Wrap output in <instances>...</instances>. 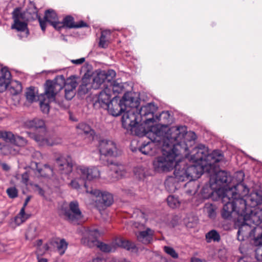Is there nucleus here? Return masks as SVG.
Instances as JSON below:
<instances>
[{
    "label": "nucleus",
    "instance_id": "nucleus-42",
    "mask_svg": "<svg viewBox=\"0 0 262 262\" xmlns=\"http://www.w3.org/2000/svg\"><path fill=\"white\" fill-rule=\"evenodd\" d=\"M26 97L27 100L29 102H32L35 100L36 95L34 87H30L27 90Z\"/></svg>",
    "mask_w": 262,
    "mask_h": 262
},
{
    "label": "nucleus",
    "instance_id": "nucleus-27",
    "mask_svg": "<svg viewBox=\"0 0 262 262\" xmlns=\"http://www.w3.org/2000/svg\"><path fill=\"white\" fill-rule=\"evenodd\" d=\"M64 86V96L66 99L71 100L75 95V89L77 86V83L74 79H68L67 82L64 80V83L62 85Z\"/></svg>",
    "mask_w": 262,
    "mask_h": 262
},
{
    "label": "nucleus",
    "instance_id": "nucleus-18",
    "mask_svg": "<svg viewBox=\"0 0 262 262\" xmlns=\"http://www.w3.org/2000/svg\"><path fill=\"white\" fill-rule=\"evenodd\" d=\"M128 94H125L123 97L122 100H120L118 103L116 100H112L111 103L109 104V107L106 108V110H108V113L113 116H118L122 113H123L125 110V103L126 100H133V98H127Z\"/></svg>",
    "mask_w": 262,
    "mask_h": 262
},
{
    "label": "nucleus",
    "instance_id": "nucleus-62",
    "mask_svg": "<svg viewBox=\"0 0 262 262\" xmlns=\"http://www.w3.org/2000/svg\"><path fill=\"white\" fill-rule=\"evenodd\" d=\"M41 244H42V241L41 239L38 240L37 241V246L38 247V248H37V250L38 249H40V252H41Z\"/></svg>",
    "mask_w": 262,
    "mask_h": 262
},
{
    "label": "nucleus",
    "instance_id": "nucleus-1",
    "mask_svg": "<svg viewBox=\"0 0 262 262\" xmlns=\"http://www.w3.org/2000/svg\"><path fill=\"white\" fill-rule=\"evenodd\" d=\"M187 134L185 126H172L168 128L166 126H154L151 129L142 135L146 136L150 141L143 143L139 148L142 154L152 156L157 152L159 148L169 146V143L176 140L183 138Z\"/></svg>",
    "mask_w": 262,
    "mask_h": 262
},
{
    "label": "nucleus",
    "instance_id": "nucleus-50",
    "mask_svg": "<svg viewBox=\"0 0 262 262\" xmlns=\"http://www.w3.org/2000/svg\"><path fill=\"white\" fill-rule=\"evenodd\" d=\"M85 60L84 57H82L77 59H72L71 60V62L76 65H80L82 64Z\"/></svg>",
    "mask_w": 262,
    "mask_h": 262
},
{
    "label": "nucleus",
    "instance_id": "nucleus-38",
    "mask_svg": "<svg viewBox=\"0 0 262 262\" xmlns=\"http://www.w3.org/2000/svg\"><path fill=\"white\" fill-rule=\"evenodd\" d=\"M177 180L172 177H168L165 182V186L166 189L169 192H174L177 189L175 181Z\"/></svg>",
    "mask_w": 262,
    "mask_h": 262
},
{
    "label": "nucleus",
    "instance_id": "nucleus-21",
    "mask_svg": "<svg viewBox=\"0 0 262 262\" xmlns=\"http://www.w3.org/2000/svg\"><path fill=\"white\" fill-rule=\"evenodd\" d=\"M111 92V90L107 89L101 92L94 103V107H102L105 110L108 108L112 101Z\"/></svg>",
    "mask_w": 262,
    "mask_h": 262
},
{
    "label": "nucleus",
    "instance_id": "nucleus-2",
    "mask_svg": "<svg viewBox=\"0 0 262 262\" xmlns=\"http://www.w3.org/2000/svg\"><path fill=\"white\" fill-rule=\"evenodd\" d=\"M81 232V244L90 248L95 246L100 250L105 253L113 252L117 248L121 247L127 250H132L136 249V246L134 243L126 240L122 237L116 238L112 242L106 244L98 240L100 234L98 230L90 229L82 227L80 229Z\"/></svg>",
    "mask_w": 262,
    "mask_h": 262
},
{
    "label": "nucleus",
    "instance_id": "nucleus-22",
    "mask_svg": "<svg viewBox=\"0 0 262 262\" xmlns=\"http://www.w3.org/2000/svg\"><path fill=\"white\" fill-rule=\"evenodd\" d=\"M252 232L254 238V244L257 246L255 250V257L259 261H262V228L257 227Z\"/></svg>",
    "mask_w": 262,
    "mask_h": 262
},
{
    "label": "nucleus",
    "instance_id": "nucleus-16",
    "mask_svg": "<svg viewBox=\"0 0 262 262\" xmlns=\"http://www.w3.org/2000/svg\"><path fill=\"white\" fill-rule=\"evenodd\" d=\"M55 166L61 174L68 175L73 170L72 159L69 156H61L56 159Z\"/></svg>",
    "mask_w": 262,
    "mask_h": 262
},
{
    "label": "nucleus",
    "instance_id": "nucleus-47",
    "mask_svg": "<svg viewBox=\"0 0 262 262\" xmlns=\"http://www.w3.org/2000/svg\"><path fill=\"white\" fill-rule=\"evenodd\" d=\"M208 216L211 219H213L215 216V209L211 204H206L205 206Z\"/></svg>",
    "mask_w": 262,
    "mask_h": 262
},
{
    "label": "nucleus",
    "instance_id": "nucleus-40",
    "mask_svg": "<svg viewBox=\"0 0 262 262\" xmlns=\"http://www.w3.org/2000/svg\"><path fill=\"white\" fill-rule=\"evenodd\" d=\"M167 202L168 206L172 208H177L180 204V202L178 197L171 195L167 197Z\"/></svg>",
    "mask_w": 262,
    "mask_h": 262
},
{
    "label": "nucleus",
    "instance_id": "nucleus-58",
    "mask_svg": "<svg viewBox=\"0 0 262 262\" xmlns=\"http://www.w3.org/2000/svg\"><path fill=\"white\" fill-rule=\"evenodd\" d=\"M36 187L37 188V191H38V193L41 196H44L45 195V191H44V190L41 188L39 187L38 185L36 186Z\"/></svg>",
    "mask_w": 262,
    "mask_h": 262
},
{
    "label": "nucleus",
    "instance_id": "nucleus-37",
    "mask_svg": "<svg viewBox=\"0 0 262 262\" xmlns=\"http://www.w3.org/2000/svg\"><path fill=\"white\" fill-rule=\"evenodd\" d=\"M39 234L37 227L35 225H31L26 233V238L29 240H32L36 237Z\"/></svg>",
    "mask_w": 262,
    "mask_h": 262
},
{
    "label": "nucleus",
    "instance_id": "nucleus-55",
    "mask_svg": "<svg viewBox=\"0 0 262 262\" xmlns=\"http://www.w3.org/2000/svg\"><path fill=\"white\" fill-rule=\"evenodd\" d=\"M109 262H131V261H130L129 260H128L126 259H125V258L118 259L113 258L111 259L109 261Z\"/></svg>",
    "mask_w": 262,
    "mask_h": 262
},
{
    "label": "nucleus",
    "instance_id": "nucleus-43",
    "mask_svg": "<svg viewBox=\"0 0 262 262\" xmlns=\"http://www.w3.org/2000/svg\"><path fill=\"white\" fill-rule=\"evenodd\" d=\"M27 143L28 141L26 139L19 136H16L13 143L14 145L20 147H24L27 145Z\"/></svg>",
    "mask_w": 262,
    "mask_h": 262
},
{
    "label": "nucleus",
    "instance_id": "nucleus-52",
    "mask_svg": "<svg viewBox=\"0 0 262 262\" xmlns=\"http://www.w3.org/2000/svg\"><path fill=\"white\" fill-rule=\"evenodd\" d=\"M36 253L37 255L38 262H48V259L47 258L39 256V255H41L42 253V252H40L39 249L37 250Z\"/></svg>",
    "mask_w": 262,
    "mask_h": 262
},
{
    "label": "nucleus",
    "instance_id": "nucleus-36",
    "mask_svg": "<svg viewBox=\"0 0 262 262\" xmlns=\"http://www.w3.org/2000/svg\"><path fill=\"white\" fill-rule=\"evenodd\" d=\"M27 125L29 127H34L36 128H45V124L42 119L39 118H35L33 120H30L27 122Z\"/></svg>",
    "mask_w": 262,
    "mask_h": 262
},
{
    "label": "nucleus",
    "instance_id": "nucleus-23",
    "mask_svg": "<svg viewBox=\"0 0 262 262\" xmlns=\"http://www.w3.org/2000/svg\"><path fill=\"white\" fill-rule=\"evenodd\" d=\"M110 173L112 176V181H114L124 177L126 174L125 166L118 163H112L109 165Z\"/></svg>",
    "mask_w": 262,
    "mask_h": 262
},
{
    "label": "nucleus",
    "instance_id": "nucleus-41",
    "mask_svg": "<svg viewBox=\"0 0 262 262\" xmlns=\"http://www.w3.org/2000/svg\"><path fill=\"white\" fill-rule=\"evenodd\" d=\"M2 137L4 141L9 142L13 144L15 138V136L12 132L2 130Z\"/></svg>",
    "mask_w": 262,
    "mask_h": 262
},
{
    "label": "nucleus",
    "instance_id": "nucleus-28",
    "mask_svg": "<svg viewBox=\"0 0 262 262\" xmlns=\"http://www.w3.org/2000/svg\"><path fill=\"white\" fill-rule=\"evenodd\" d=\"M29 137L33 139L39 146H47L48 137L47 136L46 128L40 132L35 133H27Z\"/></svg>",
    "mask_w": 262,
    "mask_h": 262
},
{
    "label": "nucleus",
    "instance_id": "nucleus-34",
    "mask_svg": "<svg viewBox=\"0 0 262 262\" xmlns=\"http://www.w3.org/2000/svg\"><path fill=\"white\" fill-rule=\"evenodd\" d=\"M205 238L208 243L212 242H219L221 239V236L219 233L216 230L213 229L206 234Z\"/></svg>",
    "mask_w": 262,
    "mask_h": 262
},
{
    "label": "nucleus",
    "instance_id": "nucleus-30",
    "mask_svg": "<svg viewBox=\"0 0 262 262\" xmlns=\"http://www.w3.org/2000/svg\"><path fill=\"white\" fill-rule=\"evenodd\" d=\"M11 73L7 68L0 65V93L4 92L10 83Z\"/></svg>",
    "mask_w": 262,
    "mask_h": 262
},
{
    "label": "nucleus",
    "instance_id": "nucleus-35",
    "mask_svg": "<svg viewBox=\"0 0 262 262\" xmlns=\"http://www.w3.org/2000/svg\"><path fill=\"white\" fill-rule=\"evenodd\" d=\"M1 152L4 155H16L18 153V150L14 147L13 145L5 144L0 147Z\"/></svg>",
    "mask_w": 262,
    "mask_h": 262
},
{
    "label": "nucleus",
    "instance_id": "nucleus-56",
    "mask_svg": "<svg viewBox=\"0 0 262 262\" xmlns=\"http://www.w3.org/2000/svg\"><path fill=\"white\" fill-rule=\"evenodd\" d=\"M28 180H29L28 175L27 172H25L22 175V182L24 184H27Z\"/></svg>",
    "mask_w": 262,
    "mask_h": 262
},
{
    "label": "nucleus",
    "instance_id": "nucleus-31",
    "mask_svg": "<svg viewBox=\"0 0 262 262\" xmlns=\"http://www.w3.org/2000/svg\"><path fill=\"white\" fill-rule=\"evenodd\" d=\"M116 73L114 70H109L107 72L103 71L99 73L93 79L94 82H96L99 85L101 84L106 80L110 81V79H107L108 76H111L112 77H115Z\"/></svg>",
    "mask_w": 262,
    "mask_h": 262
},
{
    "label": "nucleus",
    "instance_id": "nucleus-9",
    "mask_svg": "<svg viewBox=\"0 0 262 262\" xmlns=\"http://www.w3.org/2000/svg\"><path fill=\"white\" fill-rule=\"evenodd\" d=\"M203 174L199 165H188L184 160L176 162L174 165V178L178 181H194Z\"/></svg>",
    "mask_w": 262,
    "mask_h": 262
},
{
    "label": "nucleus",
    "instance_id": "nucleus-14",
    "mask_svg": "<svg viewBox=\"0 0 262 262\" xmlns=\"http://www.w3.org/2000/svg\"><path fill=\"white\" fill-rule=\"evenodd\" d=\"M98 149L100 154L105 157H117L119 154L116 144L110 140H100Z\"/></svg>",
    "mask_w": 262,
    "mask_h": 262
},
{
    "label": "nucleus",
    "instance_id": "nucleus-5",
    "mask_svg": "<svg viewBox=\"0 0 262 262\" xmlns=\"http://www.w3.org/2000/svg\"><path fill=\"white\" fill-rule=\"evenodd\" d=\"M133 100H126L124 104L125 110L122 116V125L132 135L140 136L146 132V126L138 114L137 105L129 106Z\"/></svg>",
    "mask_w": 262,
    "mask_h": 262
},
{
    "label": "nucleus",
    "instance_id": "nucleus-51",
    "mask_svg": "<svg viewBox=\"0 0 262 262\" xmlns=\"http://www.w3.org/2000/svg\"><path fill=\"white\" fill-rule=\"evenodd\" d=\"M89 91L87 84H81L79 87V92L82 94H85Z\"/></svg>",
    "mask_w": 262,
    "mask_h": 262
},
{
    "label": "nucleus",
    "instance_id": "nucleus-10",
    "mask_svg": "<svg viewBox=\"0 0 262 262\" xmlns=\"http://www.w3.org/2000/svg\"><path fill=\"white\" fill-rule=\"evenodd\" d=\"M230 192L232 193V200H230L232 208V211H230V217L234 214L237 215V217L235 220V226L237 227L249 209L246 201L243 198V196L246 195L248 191L240 192L238 191H234V189L230 188Z\"/></svg>",
    "mask_w": 262,
    "mask_h": 262
},
{
    "label": "nucleus",
    "instance_id": "nucleus-24",
    "mask_svg": "<svg viewBox=\"0 0 262 262\" xmlns=\"http://www.w3.org/2000/svg\"><path fill=\"white\" fill-rule=\"evenodd\" d=\"M58 27L56 30H60L63 28H79L87 27V25L83 21H80L78 23L75 24L74 18L71 16H67L62 21L57 23Z\"/></svg>",
    "mask_w": 262,
    "mask_h": 262
},
{
    "label": "nucleus",
    "instance_id": "nucleus-29",
    "mask_svg": "<svg viewBox=\"0 0 262 262\" xmlns=\"http://www.w3.org/2000/svg\"><path fill=\"white\" fill-rule=\"evenodd\" d=\"M249 209L262 207V195L258 192H252L245 199Z\"/></svg>",
    "mask_w": 262,
    "mask_h": 262
},
{
    "label": "nucleus",
    "instance_id": "nucleus-45",
    "mask_svg": "<svg viewBox=\"0 0 262 262\" xmlns=\"http://www.w3.org/2000/svg\"><path fill=\"white\" fill-rule=\"evenodd\" d=\"M62 139L58 137H48L47 146H53L61 143Z\"/></svg>",
    "mask_w": 262,
    "mask_h": 262
},
{
    "label": "nucleus",
    "instance_id": "nucleus-33",
    "mask_svg": "<svg viewBox=\"0 0 262 262\" xmlns=\"http://www.w3.org/2000/svg\"><path fill=\"white\" fill-rule=\"evenodd\" d=\"M111 31L110 30H104L101 32V36L99 42V46L102 48L107 47L110 42Z\"/></svg>",
    "mask_w": 262,
    "mask_h": 262
},
{
    "label": "nucleus",
    "instance_id": "nucleus-32",
    "mask_svg": "<svg viewBox=\"0 0 262 262\" xmlns=\"http://www.w3.org/2000/svg\"><path fill=\"white\" fill-rule=\"evenodd\" d=\"M73 174L74 177L70 183V185L72 188L78 189L80 188V186L83 184L84 185L85 187H86L84 179L81 177V174H79L76 172V168L75 169V171L74 172Z\"/></svg>",
    "mask_w": 262,
    "mask_h": 262
},
{
    "label": "nucleus",
    "instance_id": "nucleus-53",
    "mask_svg": "<svg viewBox=\"0 0 262 262\" xmlns=\"http://www.w3.org/2000/svg\"><path fill=\"white\" fill-rule=\"evenodd\" d=\"M79 127L82 129L85 133H88L90 130V126L84 123L80 124Z\"/></svg>",
    "mask_w": 262,
    "mask_h": 262
},
{
    "label": "nucleus",
    "instance_id": "nucleus-61",
    "mask_svg": "<svg viewBox=\"0 0 262 262\" xmlns=\"http://www.w3.org/2000/svg\"><path fill=\"white\" fill-rule=\"evenodd\" d=\"M2 166L3 169L6 171L9 170V169H10L9 166L6 163H3L2 164Z\"/></svg>",
    "mask_w": 262,
    "mask_h": 262
},
{
    "label": "nucleus",
    "instance_id": "nucleus-26",
    "mask_svg": "<svg viewBox=\"0 0 262 262\" xmlns=\"http://www.w3.org/2000/svg\"><path fill=\"white\" fill-rule=\"evenodd\" d=\"M154 235V231L149 228L136 233L137 240L144 245L149 244L152 242Z\"/></svg>",
    "mask_w": 262,
    "mask_h": 262
},
{
    "label": "nucleus",
    "instance_id": "nucleus-8",
    "mask_svg": "<svg viewBox=\"0 0 262 262\" xmlns=\"http://www.w3.org/2000/svg\"><path fill=\"white\" fill-rule=\"evenodd\" d=\"M64 77L63 75L57 76L53 80H47L45 84V91L40 96V107L41 111L45 114L49 112V103L55 100V96L61 91L64 83Z\"/></svg>",
    "mask_w": 262,
    "mask_h": 262
},
{
    "label": "nucleus",
    "instance_id": "nucleus-15",
    "mask_svg": "<svg viewBox=\"0 0 262 262\" xmlns=\"http://www.w3.org/2000/svg\"><path fill=\"white\" fill-rule=\"evenodd\" d=\"M76 172L81 174L85 181H92L98 179L100 177V170L98 167H86L79 165L76 167Z\"/></svg>",
    "mask_w": 262,
    "mask_h": 262
},
{
    "label": "nucleus",
    "instance_id": "nucleus-39",
    "mask_svg": "<svg viewBox=\"0 0 262 262\" xmlns=\"http://www.w3.org/2000/svg\"><path fill=\"white\" fill-rule=\"evenodd\" d=\"M37 170L43 177H47L53 173V168L48 164H45L42 168H37Z\"/></svg>",
    "mask_w": 262,
    "mask_h": 262
},
{
    "label": "nucleus",
    "instance_id": "nucleus-64",
    "mask_svg": "<svg viewBox=\"0 0 262 262\" xmlns=\"http://www.w3.org/2000/svg\"><path fill=\"white\" fill-rule=\"evenodd\" d=\"M238 262H245V261L243 258H241L238 260Z\"/></svg>",
    "mask_w": 262,
    "mask_h": 262
},
{
    "label": "nucleus",
    "instance_id": "nucleus-63",
    "mask_svg": "<svg viewBox=\"0 0 262 262\" xmlns=\"http://www.w3.org/2000/svg\"><path fill=\"white\" fill-rule=\"evenodd\" d=\"M42 248L43 249L44 251H46L49 249V247L48 244H46L42 246Z\"/></svg>",
    "mask_w": 262,
    "mask_h": 262
},
{
    "label": "nucleus",
    "instance_id": "nucleus-44",
    "mask_svg": "<svg viewBox=\"0 0 262 262\" xmlns=\"http://www.w3.org/2000/svg\"><path fill=\"white\" fill-rule=\"evenodd\" d=\"M164 251L168 255L170 256L173 258H178L179 257L178 254L176 252L175 250L169 246H164L163 247Z\"/></svg>",
    "mask_w": 262,
    "mask_h": 262
},
{
    "label": "nucleus",
    "instance_id": "nucleus-17",
    "mask_svg": "<svg viewBox=\"0 0 262 262\" xmlns=\"http://www.w3.org/2000/svg\"><path fill=\"white\" fill-rule=\"evenodd\" d=\"M31 199V196H28L25 200L23 207L21 208L18 214L14 218L10 220L9 222V225L12 228H15L16 227L20 225L21 224L26 222L28 220L30 215L26 213L25 208L27 206L29 202Z\"/></svg>",
    "mask_w": 262,
    "mask_h": 262
},
{
    "label": "nucleus",
    "instance_id": "nucleus-59",
    "mask_svg": "<svg viewBox=\"0 0 262 262\" xmlns=\"http://www.w3.org/2000/svg\"><path fill=\"white\" fill-rule=\"evenodd\" d=\"M103 260L100 257H96L93 258L92 260L89 261V262H102Z\"/></svg>",
    "mask_w": 262,
    "mask_h": 262
},
{
    "label": "nucleus",
    "instance_id": "nucleus-60",
    "mask_svg": "<svg viewBox=\"0 0 262 262\" xmlns=\"http://www.w3.org/2000/svg\"><path fill=\"white\" fill-rule=\"evenodd\" d=\"M196 191H197V189H196V188H195L194 189L187 190L186 193L188 194H192L195 193Z\"/></svg>",
    "mask_w": 262,
    "mask_h": 262
},
{
    "label": "nucleus",
    "instance_id": "nucleus-6",
    "mask_svg": "<svg viewBox=\"0 0 262 262\" xmlns=\"http://www.w3.org/2000/svg\"><path fill=\"white\" fill-rule=\"evenodd\" d=\"M193 155L192 159L202 167V170L211 172L214 165L223 160V155L220 150H214L211 153H209L208 147L203 144H199L193 149Z\"/></svg>",
    "mask_w": 262,
    "mask_h": 262
},
{
    "label": "nucleus",
    "instance_id": "nucleus-54",
    "mask_svg": "<svg viewBox=\"0 0 262 262\" xmlns=\"http://www.w3.org/2000/svg\"><path fill=\"white\" fill-rule=\"evenodd\" d=\"M112 91L114 93H121L122 89L118 85L114 84L113 85Z\"/></svg>",
    "mask_w": 262,
    "mask_h": 262
},
{
    "label": "nucleus",
    "instance_id": "nucleus-13",
    "mask_svg": "<svg viewBox=\"0 0 262 262\" xmlns=\"http://www.w3.org/2000/svg\"><path fill=\"white\" fill-rule=\"evenodd\" d=\"M157 107L152 103H149L142 106L140 108H138V114L141 116V119L145 126L148 125L149 126L150 123H153L159 120V117L156 116L154 117V113L156 112Z\"/></svg>",
    "mask_w": 262,
    "mask_h": 262
},
{
    "label": "nucleus",
    "instance_id": "nucleus-57",
    "mask_svg": "<svg viewBox=\"0 0 262 262\" xmlns=\"http://www.w3.org/2000/svg\"><path fill=\"white\" fill-rule=\"evenodd\" d=\"M191 262H207L205 259H201L198 257H192Z\"/></svg>",
    "mask_w": 262,
    "mask_h": 262
},
{
    "label": "nucleus",
    "instance_id": "nucleus-19",
    "mask_svg": "<svg viewBox=\"0 0 262 262\" xmlns=\"http://www.w3.org/2000/svg\"><path fill=\"white\" fill-rule=\"evenodd\" d=\"M244 177L245 174L243 171H238L235 172L230 179V184H233V186L230 187V188L240 192L248 191V188L243 183Z\"/></svg>",
    "mask_w": 262,
    "mask_h": 262
},
{
    "label": "nucleus",
    "instance_id": "nucleus-4",
    "mask_svg": "<svg viewBox=\"0 0 262 262\" xmlns=\"http://www.w3.org/2000/svg\"><path fill=\"white\" fill-rule=\"evenodd\" d=\"M212 168L210 176V185L211 188L213 190V195H216L219 200H221L223 204V207L221 211L222 217L224 219H228L229 217V196L228 191L227 189L222 187L227 181V173L224 170H217L215 169L216 165Z\"/></svg>",
    "mask_w": 262,
    "mask_h": 262
},
{
    "label": "nucleus",
    "instance_id": "nucleus-46",
    "mask_svg": "<svg viewBox=\"0 0 262 262\" xmlns=\"http://www.w3.org/2000/svg\"><path fill=\"white\" fill-rule=\"evenodd\" d=\"M68 244L67 242L63 239L60 241L57 245V250L60 255L63 254L67 248Z\"/></svg>",
    "mask_w": 262,
    "mask_h": 262
},
{
    "label": "nucleus",
    "instance_id": "nucleus-12",
    "mask_svg": "<svg viewBox=\"0 0 262 262\" xmlns=\"http://www.w3.org/2000/svg\"><path fill=\"white\" fill-rule=\"evenodd\" d=\"M12 18L14 24L12 25V29H16L20 32L18 35L20 38L27 37L29 34V30L27 29V24L23 21L25 20V13L21 12L19 8H15L12 12Z\"/></svg>",
    "mask_w": 262,
    "mask_h": 262
},
{
    "label": "nucleus",
    "instance_id": "nucleus-7",
    "mask_svg": "<svg viewBox=\"0 0 262 262\" xmlns=\"http://www.w3.org/2000/svg\"><path fill=\"white\" fill-rule=\"evenodd\" d=\"M262 223V207L249 209L237 227L238 239L243 240L244 236H247L246 231H248L250 236H253L252 232L255 228L260 227ZM262 228V227L261 226Z\"/></svg>",
    "mask_w": 262,
    "mask_h": 262
},
{
    "label": "nucleus",
    "instance_id": "nucleus-48",
    "mask_svg": "<svg viewBox=\"0 0 262 262\" xmlns=\"http://www.w3.org/2000/svg\"><path fill=\"white\" fill-rule=\"evenodd\" d=\"M6 192L10 198L14 199L18 196V191L14 187L8 188Z\"/></svg>",
    "mask_w": 262,
    "mask_h": 262
},
{
    "label": "nucleus",
    "instance_id": "nucleus-25",
    "mask_svg": "<svg viewBox=\"0 0 262 262\" xmlns=\"http://www.w3.org/2000/svg\"><path fill=\"white\" fill-rule=\"evenodd\" d=\"M86 192L90 193L96 197H100L101 203L105 206H109L113 202V197L112 194L106 191H101L98 189L86 190Z\"/></svg>",
    "mask_w": 262,
    "mask_h": 262
},
{
    "label": "nucleus",
    "instance_id": "nucleus-20",
    "mask_svg": "<svg viewBox=\"0 0 262 262\" xmlns=\"http://www.w3.org/2000/svg\"><path fill=\"white\" fill-rule=\"evenodd\" d=\"M41 30L45 31L46 28V23H49L55 29L58 27V18L56 12L52 9H49L45 12L44 20L41 18H38Z\"/></svg>",
    "mask_w": 262,
    "mask_h": 262
},
{
    "label": "nucleus",
    "instance_id": "nucleus-3",
    "mask_svg": "<svg viewBox=\"0 0 262 262\" xmlns=\"http://www.w3.org/2000/svg\"><path fill=\"white\" fill-rule=\"evenodd\" d=\"M184 138L176 140L173 143H169V146L162 148V155L155 158L152 161L153 168L155 171L164 172L173 169L176 158L182 152H186L188 149Z\"/></svg>",
    "mask_w": 262,
    "mask_h": 262
},
{
    "label": "nucleus",
    "instance_id": "nucleus-49",
    "mask_svg": "<svg viewBox=\"0 0 262 262\" xmlns=\"http://www.w3.org/2000/svg\"><path fill=\"white\" fill-rule=\"evenodd\" d=\"M135 174L139 179H142L145 176L143 169L142 168L137 167L134 169Z\"/></svg>",
    "mask_w": 262,
    "mask_h": 262
},
{
    "label": "nucleus",
    "instance_id": "nucleus-11",
    "mask_svg": "<svg viewBox=\"0 0 262 262\" xmlns=\"http://www.w3.org/2000/svg\"><path fill=\"white\" fill-rule=\"evenodd\" d=\"M60 213L65 220L73 224H79V221L83 217L77 201H71L68 207L62 206Z\"/></svg>",
    "mask_w": 262,
    "mask_h": 262
}]
</instances>
